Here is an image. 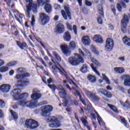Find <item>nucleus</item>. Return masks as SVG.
I'll return each instance as SVG.
<instances>
[{
  "mask_svg": "<svg viewBox=\"0 0 130 130\" xmlns=\"http://www.w3.org/2000/svg\"><path fill=\"white\" fill-rule=\"evenodd\" d=\"M32 94L30 96L32 99L31 101H27L26 100H21L18 102L19 105L24 106V107L26 106L29 108H35L36 105H37L38 100L42 97V94L40 93V91L36 88L32 90Z\"/></svg>",
  "mask_w": 130,
  "mask_h": 130,
  "instance_id": "f257e3e1",
  "label": "nucleus"
},
{
  "mask_svg": "<svg viewBox=\"0 0 130 130\" xmlns=\"http://www.w3.org/2000/svg\"><path fill=\"white\" fill-rule=\"evenodd\" d=\"M60 48L62 50V53L66 56H70L72 54L71 50H75L76 49V43L72 41L69 43V48L66 44H62L60 46Z\"/></svg>",
  "mask_w": 130,
  "mask_h": 130,
  "instance_id": "f03ea898",
  "label": "nucleus"
},
{
  "mask_svg": "<svg viewBox=\"0 0 130 130\" xmlns=\"http://www.w3.org/2000/svg\"><path fill=\"white\" fill-rule=\"evenodd\" d=\"M68 62L71 66L77 67L80 63H84V59L81 56V55L75 54L74 56H70L68 58Z\"/></svg>",
  "mask_w": 130,
  "mask_h": 130,
  "instance_id": "7ed1b4c3",
  "label": "nucleus"
},
{
  "mask_svg": "<svg viewBox=\"0 0 130 130\" xmlns=\"http://www.w3.org/2000/svg\"><path fill=\"white\" fill-rule=\"evenodd\" d=\"M51 60L53 63L52 62H49V64H50V66H53L52 67V69L53 70L52 72L53 74L54 75H56L57 74V71H59L60 74L62 76H64V77H67V73L66 72V71H64V70H63L62 68H59V67H58V66L59 67H60L59 64L57 62H55V61H54L53 59H52Z\"/></svg>",
  "mask_w": 130,
  "mask_h": 130,
  "instance_id": "20e7f679",
  "label": "nucleus"
},
{
  "mask_svg": "<svg viewBox=\"0 0 130 130\" xmlns=\"http://www.w3.org/2000/svg\"><path fill=\"white\" fill-rule=\"evenodd\" d=\"M21 92V89L16 88L12 91L11 94L13 95L15 100H20V99H26V98H28L29 94H28L27 92L22 93L19 95Z\"/></svg>",
  "mask_w": 130,
  "mask_h": 130,
  "instance_id": "39448f33",
  "label": "nucleus"
},
{
  "mask_svg": "<svg viewBox=\"0 0 130 130\" xmlns=\"http://www.w3.org/2000/svg\"><path fill=\"white\" fill-rule=\"evenodd\" d=\"M33 0H25L26 3L28 4L26 6V16L28 18H30V11L32 10L33 13H36L37 10V5L33 3Z\"/></svg>",
  "mask_w": 130,
  "mask_h": 130,
  "instance_id": "423d86ee",
  "label": "nucleus"
},
{
  "mask_svg": "<svg viewBox=\"0 0 130 130\" xmlns=\"http://www.w3.org/2000/svg\"><path fill=\"white\" fill-rule=\"evenodd\" d=\"M25 126L29 129H35L39 126V124L37 121L33 119H29L25 121Z\"/></svg>",
  "mask_w": 130,
  "mask_h": 130,
  "instance_id": "0eeeda50",
  "label": "nucleus"
},
{
  "mask_svg": "<svg viewBox=\"0 0 130 130\" xmlns=\"http://www.w3.org/2000/svg\"><path fill=\"white\" fill-rule=\"evenodd\" d=\"M47 120H49L50 122H52L49 125L50 127L57 128V127L61 126L60 121L55 116L49 117Z\"/></svg>",
  "mask_w": 130,
  "mask_h": 130,
  "instance_id": "6e6552de",
  "label": "nucleus"
},
{
  "mask_svg": "<svg viewBox=\"0 0 130 130\" xmlns=\"http://www.w3.org/2000/svg\"><path fill=\"white\" fill-rule=\"evenodd\" d=\"M64 10H61V14L64 20H72V14H71V10L69 6H65L64 7Z\"/></svg>",
  "mask_w": 130,
  "mask_h": 130,
  "instance_id": "1a4fd4ad",
  "label": "nucleus"
},
{
  "mask_svg": "<svg viewBox=\"0 0 130 130\" xmlns=\"http://www.w3.org/2000/svg\"><path fill=\"white\" fill-rule=\"evenodd\" d=\"M53 110V107L51 105H46L42 108V115L48 117L50 115V112Z\"/></svg>",
  "mask_w": 130,
  "mask_h": 130,
  "instance_id": "9d476101",
  "label": "nucleus"
},
{
  "mask_svg": "<svg viewBox=\"0 0 130 130\" xmlns=\"http://www.w3.org/2000/svg\"><path fill=\"white\" fill-rule=\"evenodd\" d=\"M40 20L41 25L44 26L45 24H47L49 21V16L44 13H41L39 14Z\"/></svg>",
  "mask_w": 130,
  "mask_h": 130,
  "instance_id": "9b49d317",
  "label": "nucleus"
},
{
  "mask_svg": "<svg viewBox=\"0 0 130 130\" xmlns=\"http://www.w3.org/2000/svg\"><path fill=\"white\" fill-rule=\"evenodd\" d=\"M83 50L84 52L86 53V55H87V56H89L90 57L91 62H93L96 66H100V63H99L98 60L95 59L94 57L91 56V53L90 52V51H89V50H88L87 49H83Z\"/></svg>",
  "mask_w": 130,
  "mask_h": 130,
  "instance_id": "f8f14e48",
  "label": "nucleus"
},
{
  "mask_svg": "<svg viewBox=\"0 0 130 130\" xmlns=\"http://www.w3.org/2000/svg\"><path fill=\"white\" fill-rule=\"evenodd\" d=\"M114 43L112 39L108 38L106 40L105 48L107 50H111L113 48Z\"/></svg>",
  "mask_w": 130,
  "mask_h": 130,
  "instance_id": "ddd939ff",
  "label": "nucleus"
},
{
  "mask_svg": "<svg viewBox=\"0 0 130 130\" xmlns=\"http://www.w3.org/2000/svg\"><path fill=\"white\" fill-rule=\"evenodd\" d=\"M11 90V85L3 84L0 86V90L3 93H9Z\"/></svg>",
  "mask_w": 130,
  "mask_h": 130,
  "instance_id": "4468645a",
  "label": "nucleus"
},
{
  "mask_svg": "<svg viewBox=\"0 0 130 130\" xmlns=\"http://www.w3.org/2000/svg\"><path fill=\"white\" fill-rule=\"evenodd\" d=\"M57 90L59 91L58 94L61 98L63 99L67 97V92H66V90L61 85H58L57 86Z\"/></svg>",
  "mask_w": 130,
  "mask_h": 130,
  "instance_id": "2eb2a0df",
  "label": "nucleus"
},
{
  "mask_svg": "<svg viewBox=\"0 0 130 130\" xmlns=\"http://www.w3.org/2000/svg\"><path fill=\"white\" fill-rule=\"evenodd\" d=\"M55 32L58 34H61V33H63V32H64V25L60 23H58Z\"/></svg>",
  "mask_w": 130,
  "mask_h": 130,
  "instance_id": "dca6fc26",
  "label": "nucleus"
},
{
  "mask_svg": "<svg viewBox=\"0 0 130 130\" xmlns=\"http://www.w3.org/2000/svg\"><path fill=\"white\" fill-rule=\"evenodd\" d=\"M17 87H25V86L29 85V81L28 79L26 80H20L17 81Z\"/></svg>",
  "mask_w": 130,
  "mask_h": 130,
  "instance_id": "f3484780",
  "label": "nucleus"
},
{
  "mask_svg": "<svg viewBox=\"0 0 130 130\" xmlns=\"http://www.w3.org/2000/svg\"><path fill=\"white\" fill-rule=\"evenodd\" d=\"M95 112V114L91 113V116H92V117L95 119V116H96H96H98L97 119H98V122H99L100 125H101V126L102 125H105L104 122H103V120H102V118H101L100 116H99V115H98V113L97 112Z\"/></svg>",
  "mask_w": 130,
  "mask_h": 130,
  "instance_id": "a211bd4d",
  "label": "nucleus"
},
{
  "mask_svg": "<svg viewBox=\"0 0 130 130\" xmlns=\"http://www.w3.org/2000/svg\"><path fill=\"white\" fill-rule=\"evenodd\" d=\"M124 79V85L125 86H130V76L128 75H124L122 76Z\"/></svg>",
  "mask_w": 130,
  "mask_h": 130,
  "instance_id": "6ab92c4d",
  "label": "nucleus"
},
{
  "mask_svg": "<svg viewBox=\"0 0 130 130\" xmlns=\"http://www.w3.org/2000/svg\"><path fill=\"white\" fill-rule=\"evenodd\" d=\"M93 41H95L98 43H100L101 44H102V43H103L104 42L102 37L100 35H94V37H93Z\"/></svg>",
  "mask_w": 130,
  "mask_h": 130,
  "instance_id": "aec40b11",
  "label": "nucleus"
},
{
  "mask_svg": "<svg viewBox=\"0 0 130 130\" xmlns=\"http://www.w3.org/2000/svg\"><path fill=\"white\" fill-rule=\"evenodd\" d=\"M128 24V17L126 15H124L121 21V26L127 27Z\"/></svg>",
  "mask_w": 130,
  "mask_h": 130,
  "instance_id": "412c9836",
  "label": "nucleus"
},
{
  "mask_svg": "<svg viewBox=\"0 0 130 130\" xmlns=\"http://www.w3.org/2000/svg\"><path fill=\"white\" fill-rule=\"evenodd\" d=\"M63 38L64 41H67V42H70V41H71V39H72V36H71V34H70L69 31H67L64 33Z\"/></svg>",
  "mask_w": 130,
  "mask_h": 130,
  "instance_id": "4be33fe9",
  "label": "nucleus"
},
{
  "mask_svg": "<svg viewBox=\"0 0 130 130\" xmlns=\"http://www.w3.org/2000/svg\"><path fill=\"white\" fill-rule=\"evenodd\" d=\"M82 42L84 45H89L91 42V40H90V38L88 36H84L82 38Z\"/></svg>",
  "mask_w": 130,
  "mask_h": 130,
  "instance_id": "5701e85b",
  "label": "nucleus"
},
{
  "mask_svg": "<svg viewBox=\"0 0 130 130\" xmlns=\"http://www.w3.org/2000/svg\"><path fill=\"white\" fill-rule=\"evenodd\" d=\"M81 121H82L83 125L84 126H86L88 130H90L91 128L90 127V126L88 125V121H87V117L84 116V117H82L81 118Z\"/></svg>",
  "mask_w": 130,
  "mask_h": 130,
  "instance_id": "b1692460",
  "label": "nucleus"
},
{
  "mask_svg": "<svg viewBox=\"0 0 130 130\" xmlns=\"http://www.w3.org/2000/svg\"><path fill=\"white\" fill-rule=\"evenodd\" d=\"M16 44L22 50L24 49V48L27 47V44L24 42L21 43L20 41H16Z\"/></svg>",
  "mask_w": 130,
  "mask_h": 130,
  "instance_id": "393cba45",
  "label": "nucleus"
},
{
  "mask_svg": "<svg viewBox=\"0 0 130 130\" xmlns=\"http://www.w3.org/2000/svg\"><path fill=\"white\" fill-rule=\"evenodd\" d=\"M122 41L125 45L130 46V38L127 36H124L122 38Z\"/></svg>",
  "mask_w": 130,
  "mask_h": 130,
  "instance_id": "a878e982",
  "label": "nucleus"
},
{
  "mask_svg": "<svg viewBox=\"0 0 130 130\" xmlns=\"http://www.w3.org/2000/svg\"><path fill=\"white\" fill-rule=\"evenodd\" d=\"M87 79L90 83H96V81H97L96 77L91 74L88 75Z\"/></svg>",
  "mask_w": 130,
  "mask_h": 130,
  "instance_id": "bb28decb",
  "label": "nucleus"
},
{
  "mask_svg": "<svg viewBox=\"0 0 130 130\" xmlns=\"http://www.w3.org/2000/svg\"><path fill=\"white\" fill-rule=\"evenodd\" d=\"M17 15H19V17L20 19H22V18H23V15L22 14H19L18 11L16 10L14 11V16L15 17L16 20H17V21H18L19 23H21V21H20V19H19V17H17Z\"/></svg>",
  "mask_w": 130,
  "mask_h": 130,
  "instance_id": "cd10ccee",
  "label": "nucleus"
},
{
  "mask_svg": "<svg viewBox=\"0 0 130 130\" xmlns=\"http://www.w3.org/2000/svg\"><path fill=\"white\" fill-rule=\"evenodd\" d=\"M114 70L117 74H123L124 73V69L122 67H115Z\"/></svg>",
  "mask_w": 130,
  "mask_h": 130,
  "instance_id": "c85d7f7f",
  "label": "nucleus"
},
{
  "mask_svg": "<svg viewBox=\"0 0 130 130\" xmlns=\"http://www.w3.org/2000/svg\"><path fill=\"white\" fill-rule=\"evenodd\" d=\"M98 11L102 17H104V11H103V7H102V5H99L98 6Z\"/></svg>",
  "mask_w": 130,
  "mask_h": 130,
  "instance_id": "c756f323",
  "label": "nucleus"
},
{
  "mask_svg": "<svg viewBox=\"0 0 130 130\" xmlns=\"http://www.w3.org/2000/svg\"><path fill=\"white\" fill-rule=\"evenodd\" d=\"M37 3L39 6L43 7L45 4H48L49 3V0H37Z\"/></svg>",
  "mask_w": 130,
  "mask_h": 130,
  "instance_id": "7c9ffc66",
  "label": "nucleus"
},
{
  "mask_svg": "<svg viewBox=\"0 0 130 130\" xmlns=\"http://www.w3.org/2000/svg\"><path fill=\"white\" fill-rule=\"evenodd\" d=\"M80 71L83 73V74H85V73H87V72H88V66L87 64H83L82 67L80 69Z\"/></svg>",
  "mask_w": 130,
  "mask_h": 130,
  "instance_id": "2f4dec72",
  "label": "nucleus"
},
{
  "mask_svg": "<svg viewBox=\"0 0 130 130\" xmlns=\"http://www.w3.org/2000/svg\"><path fill=\"white\" fill-rule=\"evenodd\" d=\"M74 94L75 96H77H77H79L80 101L82 102L83 104H85V100L82 99V95H81V93H80V91H79V90H76L74 92Z\"/></svg>",
  "mask_w": 130,
  "mask_h": 130,
  "instance_id": "473e14b6",
  "label": "nucleus"
},
{
  "mask_svg": "<svg viewBox=\"0 0 130 130\" xmlns=\"http://www.w3.org/2000/svg\"><path fill=\"white\" fill-rule=\"evenodd\" d=\"M44 9L46 11V12H47V13H50V12H51V6L49 4H47L45 5V7H44Z\"/></svg>",
  "mask_w": 130,
  "mask_h": 130,
  "instance_id": "72a5a7b5",
  "label": "nucleus"
},
{
  "mask_svg": "<svg viewBox=\"0 0 130 130\" xmlns=\"http://www.w3.org/2000/svg\"><path fill=\"white\" fill-rule=\"evenodd\" d=\"M53 55L56 58L58 61H61V58L59 56V55L56 53V52H53Z\"/></svg>",
  "mask_w": 130,
  "mask_h": 130,
  "instance_id": "f704fd0d",
  "label": "nucleus"
},
{
  "mask_svg": "<svg viewBox=\"0 0 130 130\" xmlns=\"http://www.w3.org/2000/svg\"><path fill=\"white\" fill-rule=\"evenodd\" d=\"M9 71V67L8 66H3L0 68V73H6Z\"/></svg>",
  "mask_w": 130,
  "mask_h": 130,
  "instance_id": "c9c22d12",
  "label": "nucleus"
},
{
  "mask_svg": "<svg viewBox=\"0 0 130 130\" xmlns=\"http://www.w3.org/2000/svg\"><path fill=\"white\" fill-rule=\"evenodd\" d=\"M10 113L14 120H17V119H18V114H17V113L14 112V111L12 110H10Z\"/></svg>",
  "mask_w": 130,
  "mask_h": 130,
  "instance_id": "e433bc0d",
  "label": "nucleus"
},
{
  "mask_svg": "<svg viewBox=\"0 0 130 130\" xmlns=\"http://www.w3.org/2000/svg\"><path fill=\"white\" fill-rule=\"evenodd\" d=\"M91 51L94 53V54H96V55H99V51L97 50L96 47L94 46H91Z\"/></svg>",
  "mask_w": 130,
  "mask_h": 130,
  "instance_id": "4c0bfd02",
  "label": "nucleus"
},
{
  "mask_svg": "<svg viewBox=\"0 0 130 130\" xmlns=\"http://www.w3.org/2000/svg\"><path fill=\"white\" fill-rule=\"evenodd\" d=\"M83 90H84L86 95H87V96L88 97H89V98H92V96L94 94H93L92 92L89 91V90H87V89H84Z\"/></svg>",
  "mask_w": 130,
  "mask_h": 130,
  "instance_id": "58836bf2",
  "label": "nucleus"
},
{
  "mask_svg": "<svg viewBox=\"0 0 130 130\" xmlns=\"http://www.w3.org/2000/svg\"><path fill=\"white\" fill-rule=\"evenodd\" d=\"M97 91H98V93H99V94H102V95H104L105 96L107 90L103 88H101V89H98Z\"/></svg>",
  "mask_w": 130,
  "mask_h": 130,
  "instance_id": "ea45409f",
  "label": "nucleus"
},
{
  "mask_svg": "<svg viewBox=\"0 0 130 130\" xmlns=\"http://www.w3.org/2000/svg\"><path fill=\"white\" fill-rule=\"evenodd\" d=\"M17 61H12L8 62L6 66L7 67H14V66H16L17 64Z\"/></svg>",
  "mask_w": 130,
  "mask_h": 130,
  "instance_id": "a19ab883",
  "label": "nucleus"
},
{
  "mask_svg": "<svg viewBox=\"0 0 130 130\" xmlns=\"http://www.w3.org/2000/svg\"><path fill=\"white\" fill-rule=\"evenodd\" d=\"M25 72H26V69L22 67L19 68L17 70V73L18 74H23V73H25Z\"/></svg>",
  "mask_w": 130,
  "mask_h": 130,
  "instance_id": "79ce46f5",
  "label": "nucleus"
},
{
  "mask_svg": "<svg viewBox=\"0 0 130 130\" xmlns=\"http://www.w3.org/2000/svg\"><path fill=\"white\" fill-rule=\"evenodd\" d=\"M90 67L98 76H100V73L97 71V68L94 66L93 64H91Z\"/></svg>",
  "mask_w": 130,
  "mask_h": 130,
  "instance_id": "37998d69",
  "label": "nucleus"
},
{
  "mask_svg": "<svg viewBox=\"0 0 130 130\" xmlns=\"http://www.w3.org/2000/svg\"><path fill=\"white\" fill-rule=\"evenodd\" d=\"M108 106H109V107H110V108L112 110H113V111H114V112H118L117 111V108H116L115 107V106L112 105H110L109 104H107Z\"/></svg>",
  "mask_w": 130,
  "mask_h": 130,
  "instance_id": "c03bdc74",
  "label": "nucleus"
},
{
  "mask_svg": "<svg viewBox=\"0 0 130 130\" xmlns=\"http://www.w3.org/2000/svg\"><path fill=\"white\" fill-rule=\"evenodd\" d=\"M103 79L106 81V83H107L109 85L110 84V80L108 78L107 76L104 74H102Z\"/></svg>",
  "mask_w": 130,
  "mask_h": 130,
  "instance_id": "a18cd8bd",
  "label": "nucleus"
},
{
  "mask_svg": "<svg viewBox=\"0 0 130 130\" xmlns=\"http://www.w3.org/2000/svg\"><path fill=\"white\" fill-rule=\"evenodd\" d=\"M63 86L66 87V88H67V89H69L70 90V91H72V88H71V87H70V85H69V84H68V83L67 82L66 80L63 81Z\"/></svg>",
  "mask_w": 130,
  "mask_h": 130,
  "instance_id": "49530a36",
  "label": "nucleus"
},
{
  "mask_svg": "<svg viewBox=\"0 0 130 130\" xmlns=\"http://www.w3.org/2000/svg\"><path fill=\"white\" fill-rule=\"evenodd\" d=\"M48 86H49L50 89H51L52 90H53V91H55V90L57 89V87L54 85V84H48Z\"/></svg>",
  "mask_w": 130,
  "mask_h": 130,
  "instance_id": "de8ad7c7",
  "label": "nucleus"
},
{
  "mask_svg": "<svg viewBox=\"0 0 130 130\" xmlns=\"http://www.w3.org/2000/svg\"><path fill=\"white\" fill-rule=\"evenodd\" d=\"M91 98L94 101H96V102H98V101H99V100H100V99L99 98V97H98V96H97L95 94H93Z\"/></svg>",
  "mask_w": 130,
  "mask_h": 130,
  "instance_id": "09e8293b",
  "label": "nucleus"
},
{
  "mask_svg": "<svg viewBox=\"0 0 130 130\" xmlns=\"http://www.w3.org/2000/svg\"><path fill=\"white\" fill-rule=\"evenodd\" d=\"M15 79L19 80V81H20V80H23V79H24L23 77V74L16 75L15 76Z\"/></svg>",
  "mask_w": 130,
  "mask_h": 130,
  "instance_id": "8fccbe9b",
  "label": "nucleus"
},
{
  "mask_svg": "<svg viewBox=\"0 0 130 130\" xmlns=\"http://www.w3.org/2000/svg\"><path fill=\"white\" fill-rule=\"evenodd\" d=\"M6 106V103L3 100L0 99V108H4Z\"/></svg>",
  "mask_w": 130,
  "mask_h": 130,
  "instance_id": "3c124183",
  "label": "nucleus"
},
{
  "mask_svg": "<svg viewBox=\"0 0 130 130\" xmlns=\"http://www.w3.org/2000/svg\"><path fill=\"white\" fill-rule=\"evenodd\" d=\"M105 96L107 98H111L112 97V94L109 91H106V93L105 94Z\"/></svg>",
  "mask_w": 130,
  "mask_h": 130,
  "instance_id": "603ef678",
  "label": "nucleus"
},
{
  "mask_svg": "<svg viewBox=\"0 0 130 130\" xmlns=\"http://www.w3.org/2000/svg\"><path fill=\"white\" fill-rule=\"evenodd\" d=\"M30 24L31 26H34V25H35V17L34 16V15H32Z\"/></svg>",
  "mask_w": 130,
  "mask_h": 130,
  "instance_id": "864d4df0",
  "label": "nucleus"
},
{
  "mask_svg": "<svg viewBox=\"0 0 130 130\" xmlns=\"http://www.w3.org/2000/svg\"><path fill=\"white\" fill-rule=\"evenodd\" d=\"M38 59L40 60L41 63H42V64L45 67V68H47V65L46 64V63L44 62V60H43L42 58H39Z\"/></svg>",
  "mask_w": 130,
  "mask_h": 130,
  "instance_id": "5fc2aeb1",
  "label": "nucleus"
},
{
  "mask_svg": "<svg viewBox=\"0 0 130 130\" xmlns=\"http://www.w3.org/2000/svg\"><path fill=\"white\" fill-rule=\"evenodd\" d=\"M121 30L122 33H125L126 32V26H121Z\"/></svg>",
  "mask_w": 130,
  "mask_h": 130,
  "instance_id": "6e6d98bb",
  "label": "nucleus"
},
{
  "mask_svg": "<svg viewBox=\"0 0 130 130\" xmlns=\"http://www.w3.org/2000/svg\"><path fill=\"white\" fill-rule=\"evenodd\" d=\"M82 12L83 13V14L87 15V14H88V9H87L86 8H83L82 9Z\"/></svg>",
  "mask_w": 130,
  "mask_h": 130,
  "instance_id": "4d7b16f0",
  "label": "nucleus"
},
{
  "mask_svg": "<svg viewBox=\"0 0 130 130\" xmlns=\"http://www.w3.org/2000/svg\"><path fill=\"white\" fill-rule=\"evenodd\" d=\"M85 5L86 6H87V7H91V6H92V3L88 0H85Z\"/></svg>",
  "mask_w": 130,
  "mask_h": 130,
  "instance_id": "13d9d810",
  "label": "nucleus"
},
{
  "mask_svg": "<svg viewBox=\"0 0 130 130\" xmlns=\"http://www.w3.org/2000/svg\"><path fill=\"white\" fill-rule=\"evenodd\" d=\"M54 8L55 10H60V6L58 4H54Z\"/></svg>",
  "mask_w": 130,
  "mask_h": 130,
  "instance_id": "bf43d9fd",
  "label": "nucleus"
},
{
  "mask_svg": "<svg viewBox=\"0 0 130 130\" xmlns=\"http://www.w3.org/2000/svg\"><path fill=\"white\" fill-rule=\"evenodd\" d=\"M97 21L99 23V24H102L103 21H102V18H101V17L98 16L97 17Z\"/></svg>",
  "mask_w": 130,
  "mask_h": 130,
  "instance_id": "052dcab7",
  "label": "nucleus"
},
{
  "mask_svg": "<svg viewBox=\"0 0 130 130\" xmlns=\"http://www.w3.org/2000/svg\"><path fill=\"white\" fill-rule=\"evenodd\" d=\"M121 121L122 123L124 124V125H126V120H125V119L124 118L120 117Z\"/></svg>",
  "mask_w": 130,
  "mask_h": 130,
  "instance_id": "680f3d73",
  "label": "nucleus"
},
{
  "mask_svg": "<svg viewBox=\"0 0 130 130\" xmlns=\"http://www.w3.org/2000/svg\"><path fill=\"white\" fill-rule=\"evenodd\" d=\"M117 9L119 12H121V6H120V4H117Z\"/></svg>",
  "mask_w": 130,
  "mask_h": 130,
  "instance_id": "e2e57ef3",
  "label": "nucleus"
},
{
  "mask_svg": "<svg viewBox=\"0 0 130 130\" xmlns=\"http://www.w3.org/2000/svg\"><path fill=\"white\" fill-rule=\"evenodd\" d=\"M66 25L68 30H72V25L70 24L69 22H67Z\"/></svg>",
  "mask_w": 130,
  "mask_h": 130,
  "instance_id": "0e129e2a",
  "label": "nucleus"
},
{
  "mask_svg": "<svg viewBox=\"0 0 130 130\" xmlns=\"http://www.w3.org/2000/svg\"><path fill=\"white\" fill-rule=\"evenodd\" d=\"M22 77L24 79L25 77H30V73H25L22 74Z\"/></svg>",
  "mask_w": 130,
  "mask_h": 130,
  "instance_id": "69168bd1",
  "label": "nucleus"
},
{
  "mask_svg": "<svg viewBox=\"0 0 130 130\" xmlns=\"http://www.w3.org/2000/svg\"><path fill=\"white\" fill-rule=\"evenodd\" d=\"M40 105H46V104H48V102L46 101H43L40 102Z\"/></svg>",
  "mask_w": 130,
  "mask_h": 130,
  "instance_id": "338daca9",
  "label": "nucleus"
},
{
  "mask_svg": "<svg viewBox=\"0 0 130 130\" xmlns=\"http://www.w3.org/2000/svg\"><path fill=\"white\" fill-rule=\"evenodd\" d=\"M73 30L75 34L77 35V26L75 25H73Z\"/></svg>",
  "mask_w": 130,
  "mask_h": 130,
  "instance_id": "774afa93",
  "label": "nucleus"
}]
</instances>
